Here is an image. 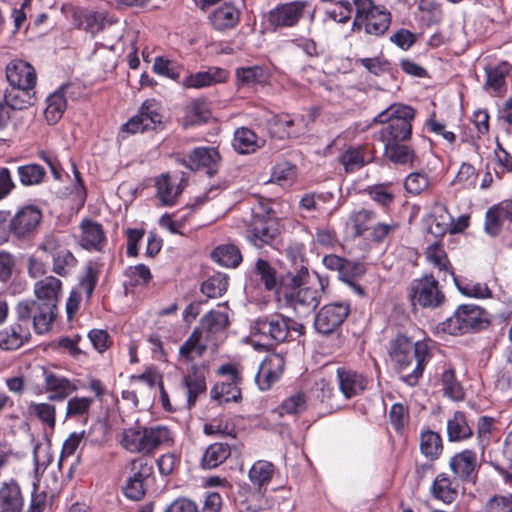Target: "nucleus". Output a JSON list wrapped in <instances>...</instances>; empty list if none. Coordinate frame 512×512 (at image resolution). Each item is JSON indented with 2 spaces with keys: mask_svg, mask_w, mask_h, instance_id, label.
Masks as SVG:
<instances>
[{
  "mask_svg": "<svg viewBox=\"0 0 512 512\" xmlns=\"http://www.w3.org/2000/svg\"><path fill=\"white\" fill-rule=\"evenodd\" d=\"M61 285V281L54 276H47L37 281L34 285L37 300H25L18 303L16 307L18 320L29 322L32 319L36 333H47L57 314Z\"/></svg>",
  "mask_w": 512,
  "mask_h": 512,
  "instance_id": "obj_1",
  "label": "nucleus"
},
{
  "mask_svg": "<svg viewBox=\"0 0 512 512\" xmlns=\"http://www.w3.org/2000/svg\"><path fill=\"white\" fill-rule=\"evenodd\" d=\"M389 355L401 379L409 386H415L418 383L431 357L427 342H413L404 335H398L391 342Z\"/></svg>",
  "mask_w": 512,
  "mask_h": 512,
  "instance_id": "obj_2",
  "label": "nucleus"
},
{
  "mask_svg": "<svg viewBox=\"0 0 512 512\" xmlns=\"http://www.w3.org/2000/svg\"><path fill=\"white\" fill-rule=\"evenodd\" d=\"M415 110L408 105L392 104L386 110L379 113L374 121L387 124L380 131V139L384 144L406 141L411 137L412 120Z\"/></svg>",
  "mask_w": 512,
  "mask_h": 512,
  "instance_id": "obj_3",
  "label": "nucleus"
},
{
  "mask_svg": "<svg viewBox=\"0 0 512 512\" xmlns=\"http://www.w3.org/2000/svg\"><path fill=\"white\" fill-rule=\"evenodd\" d=\"M172 441L170 431L164 426L143 427L136 425L124 429L120 444L131 453L149 455L162 445Z\"/></svg>",
  "mask_w": 512,
  "mask_h": 512,
  "instance_id": "obj_4",
  "label": "nucleus"
},
{
  "mask_svg": "<svg viewBox=\"0 0 512 512\" xmlns=\"http://www.w3.org/2000/svg\"><path fill=\"white\" fill-rule=\"evenodd\" d=\"M312 281L297 283L293 279V286L285 295L286 303L299 315H307L319 305L325 286L328 281L315 274Z\"/></svg>",
  "mask_w": 512,
  "mask_h": 512,
  "instance_id": "obj_5",
  "label": "nucleus"
},
{
  "mask_svg": "<svg viewBox=\"0 0 512 512\" xmlns=\"http://www.w3.org/2000/svg\"><path fill=\"white\" fill-rule=\"evenodd\" d=\"M356 9L353 30H364L366 34L381 36L389 28L390 13L372 0H354Z\"/></svg>",
  "mask_w": 512,
  "mask_h": 512,
  "instance_id": "obj_6",
  "label": "nucleus"
},
{
  "mask_svg": "<svg viewBox=\"0 0 512 512\" xmlns=\"http://www.w3.org/2000/svg\"><path fill=\"white\" fill-rule=\"evenodd\" d=\"M303 329L302 324L282 314L259 318L252 327L254 335L259 334L278 343L300 336Z\"/></svg>",
  "mask_w": 512,
  "mask_h": 512,
  "instance_id": "obj_7",
  "label": "nucleus"
},
{
  "mask_svg": "<svg viewBox=\"0 0 512 512\" xmlns=\"http://www.w3.org/2000/svg\"><path fill=\"white\" fill-rule=\"evenodd\" d=\"M162 124L163 114L160 103L154 99H149L143 102L139 113L122 126L120 136L124 139L125 134L156 130L162 127Z\"/></svg>",
  "mask_w": 512,
  "mask_h": 512,
  "instance_id": "obj_8",
  "label": "nucleus"
},
{
  "mask_svg": "<svg viewBox=\"0 0 512 512\" xmlns=\"http://www.w3.org/2000/svg\"><path fill=\"white\" fill-rule=\"evenodd\" d=\"M279 235V224L276 218L270 216V210L265 215L255 213L246 230L247 240L257 248L274 245Z\"/></svg>",
  "mask_w": 512,
  "mask_h": 512,
  "instance_id": "obj_9",
  "label": "nucleus"
},
{
  "mask_svg": "<svg viewBox=\"0 0 512 512\" xmlns=\"http://www.w3.org/2000/svg\"><path fill=\"white\" fill-rule=\"evenodd\" d=\"M483 310L474 305H461L453 316L443 323V330L450 334H464L478 330L485 323Z\"/></svg>",
  "mask_w": 512,
  "mask_h": 512,
  "instance_id": "obj_10",
  "label": "nucleus"
},
{
  "mask_svg": "<svg viewBox=\"0 0 512 512\" xmlns=\"http://www.w3.org/2000/svg\"><path fill=\"white\" fill-rule=\"evenodd\" d=\"M410 297L413 304L423 308H437L444 300L445 295L440 290L438 281L432 275H425L414 280L410 290Z\"/></svg>",
  "mask_w": 512,
  "mask_h": 512,
  "instance_id": "obj_11",
  "label": "nucleus"
},
{
  "mask_svg": "<svg viewBox=\"0 0 512 512\" xmlns=\"http://www.w3.org/2000/svg\"><path fill=\"white\" fill-rule=\"evenodd\" d=\"M349 313L348 302L337 301L326 304L316 314L314 327L321 334H331L344 323Z\"/></svg>",
  "mask_w": 512,
  "mask_h": 512,
  "instance_id": "obj_12",
  "label": "nucleus"
},
{
  "mask_svg": "<svg viewBox=\"0 0 512 512\" xmlns=\"http://www.w3.org/2000/svg\"><path fill=\"white\" fill-rule=\"evenodd\" d=\"M218 373L225 379L212 388V398L220 403L238 402L241 399V377L238 368L233 364H226L218 369Z\"/></svg>",
  "mask_w": 512,
  "mask_h": 512,
  "instance_id": "obj_13",
  "label": "nucleus"
},
{
  "mask_svg": "<svg viewBox=\"0 0 512 512\" xmlns=\"http://www.w3.org/2000/svg\"><path fill=\"white\" fill-rule=\"evenodd\" d=\"M153 474V467L145 459H135L130 463L129 474L123 488L131 500H140L146 492L147 481Z\"/></svg>",
  "mask_w": 512,
  "mask_h": 512,
  "instance_id": "obj_14",
  "label": "nucleus"
},
{
  "mask_svg": "<svg viewBox=\"0 0 512 512\" xmlns=\"http://www.w3.org/2000/svg\"><path fill=\"white\" fill-rule=\"evenodd\" d=\"M42 213L39 208L33 205L22 207L10 219V229L12 234L22 239L32 235L40 225Z\"/></svg>",
  "mask_w": 512,
  "mask_h": 512,
  "instance_id": "obj_15",
  "label": "nucleus"
},
{
  "mask_svg": "<svg viewBox=\"0 0 512 512\" xmlns=\"http://www.w3.org/2000/svg\"><path fill=\"white\" fill-rule=\"evenodd\" d=\"M206 373L204 364H191L183 373L182 385L186 389L189 408L193 407L198 398L206 392Z\"/></svg>",
  "mask_w": 512,
  "mask_h": 512,
  "instance_id": "obj_16",
  "label": "nucleus"
},
{
  "mask_svg": "<svg viewBox=\"0 0 512 512\" xmlns=\"http://www.w3.org/2000/svg\"><path fill=\"white\" fill-rule=\"evenodd\" d=\"M285 367V358L280 353H271L267 355L259 366L255 376V381L260 390H268L275 382H277Z\"/></svg>",
  "mask_w": 512,
  "mask_h": 512,
  "instance_id": "obj_17",
  "label": "nucleus"
},
{
  "mask_svg": "<svg viewBox=\"0 0 512 512\" xmlns=\"http://www.w3.org/2000/svg\"><path fill=\"white\" fill-rule=\"evenodd\" d=\"M306 6L304 1L279 4L269 12L268 21L274 28L295 26L302 18Z\"/></svg>",
  "mask_w": 512,
  "mask_h": 512,
  "instance_id": "obj_18",
  "label": "nucleus"
},
{
  "mask_svg": "<svg viewBox=\"0 0 512 512\" xmlns=\"http://www.w3.org/2000/svg\"><path fill=\"white\" fill-rule=\"evenodd\" d=\"M6 78L8 82L21 91L29 92L37 81L34 68L26 61L12 60L6 67Z\"/></svg>",
  "mask_w": 512,
  "mask_h": 512,
  "instance_id": "obj_19",
  "label": "nucleus"
},
{
  "mask_svg": "<svg viewBox=\"0 0 512 512\" xmlns=\"http://www.w3.org/2000/svg\"><path fill=\"white\" fill-rule=\"evenodd\" d=\"M79 245L90 252H101L107 244V238L100 223L83 219L79 225Z\"/></svg>",
  "mask_w": 512,
  "mask_h": 512,
  "instance_id": "obj_20",
  "label": "nucleus"
},
{
  "mask_svg": "<svg viewBox=\"0 0 512 512\" xmlns=\"http://www.w3.org/2000/svg\"><path fill=\"white\" fill-rule=\"evenodd\" d=\"M220 155L214 147H197L185 155L184 164L191 170L205 168L207 174L212 176L220 164Z\"/></svg>",
  "mask_w": 512,
  "mask_h": 512,
  "instance_id": "obj_21",
  "label": "nucleus"
},
{
  "mask_svg": "<svg viewBox=\"0 0 512 512\" xmlns=\"http://www.w3.org/2000/svg\"><path fill=\"white\" fill-rule=\"evenodd\" d=\"M336 377L339 390L346 399L360 395L367 387V378L352 369L339 367Z\"/></svg>",
  "mask_w": 512,
  "mask_h": 512,
  "instance_id": "obj_22",
  "label": "nucleus"
},
{
  "mask_svg": "<svg viewBox=\"0 0 512 512\" xmlns=\"http://www.w3.org/2000/svg\"><path fill=\"white\" fill-rule=\"evenodd\" d=\"M302 120H296L288 114H280L271 118L267 129L271 137L280 140L297 137L302 130Z\"/></svg>",
  "mask_w": 512,
  "mask_h": 512,
  "instance_id": "obj_23",
  "label": "nucleus"
},
{
  "mask_svg": "<svg viewBox=\"0 0 512 512\" xmlns=\"http://www.w3.org/2000/svg\"><path fill=\"white\" fill-rule=\"evenodd\" d=\"M183 177L170 175L168 173L160 175L156 180L157 196L164 206H171L176 203L177 198L183 191Z\"/></svg>",
  "mask_w": 512,
  "mask_h": 512,
  "instance_id": "obj_24",
  "label": "nucleus"
},
{
  "mask_svg": "<svg viewBox=\"0 0 512 512\" xmlns=\"http://www.w3.org/2000/svg\"><path fill=\"white\" fill-rule=\"evenodd\" d=\"M449 466L455 477L461 481L474 482L476 478L477 457L472 450H464L454 455Z\"/></svg>",
  "mask_w": 512,
  "mask_h": 512,
  "instance_id": "obj_25",
  "label": "nucleus"
},
{
  "mask_svg": "<svg viewBox=\"0 0 512 512\" xmlns=\"http://www.w3.org/2000/svg\"><path fill=\"white\" fill-rule=\"evenodd\" d=\"M206 351V344L202 341V331L194 329L186 341L180 346L178 362L180 365L190 367L194 361L201 358Z\"/></svg>",
  "mask_w": 512,
  "mask_h": 512,
  "instance_id": "obj_26",
  "label": "nucleus"
},
{
  "mask_svg": "<svg viewBox=\"0 0 512 512\" xmlns=\"http://www.w3.org/2000/svg\"><path fill=\"white\" fill-rule=\"evenodd\" d=\"M227 78L228 72L226 70L219 67H210L206 71L188 75L183 81V86L186 88L201 89L217 83H223Z\"/></svg>",
  "mask_w": 512,
  "mask_h": 512,
  "instance_id": "obj_27",
  "label": "nucleus"
},
{
  "mask_svg": "<svg viewBox=\"0 0 512 512\" xmlns=\"http://www.w3.org/2000/svg\"><path fill=\"white\" fill-rule=\"evenodd\" d=\"M45 388L49 393V399L62 401L77 390V386L69 379L52 372H44Z\"/></svg>",
  "mask_w": 512,
  "mask_h": 512,
  "instance_id": "obj_28",
  "label": "nucleus"
},
{
  "mask_svg": "<svg viewBox=\"0 0 512 512\" xmlns=\"http://www.w3.org/2000/svg\"><path fill=\"white\" fill-rule=\"evenodd\" d=\"M71 88L72 86L70 84L62 85L55 92H53L47 97V106L44 111V114L46 120L50 124H54L61 119L67 107L66 95L68 94Z\"/></svg>",
  "mask_w": 512,
  "mask_h": 512,
  "instance_id": "obj_29",
  "label": "nucleus"
},
{
  "mask_svg": "<svg viewBox=\"0 0 512 512\" xmlns=\"http://www.w3.org/2000/svg\"><path fill=\"white\" fill-rule=\"evenodd\" d=\"M211 24L217 30L235 27L240 20V11L232 4L225 3L218 7L209 17Z\"/></svg>",
  "mask_w": 512,
  "mask_h": 512,
  "instance_id": "obj_30",
  "label": "nucleus"
},
{
  "mask_svg": "<svg viewBox=\"0 0 512 512\" xmlns=\"http://www.w3.org/2000/svg\"><path fill=\"white\" fill-rule=\"evenodd\" d=\"M430 230L436 236L450 232L453 227V218L442 203L436 202L430 214Z\"/></svg>",
  "mask_w": 512,
  "mask_h": 512,
  "instance_id": "obj_31",
  "label": "nucleus"
},
{
  "mask_svg": "<svg viewBox=\"0 0 512 512\" xmlns=\"http://www.w3.org/2000/svg\"><path fill=\"white\" fill-rule=\"evenodd\" d=\"M29 339V332L21 324L0 331V348L6 351L20 348Z\"/></svg>",
  "mask_w": 512,
  "mask_h": 512,
  "instance_id": "obj_32",
  "label": "nucleus"
},
{
  "mask_svg": "<svg viewBox=\"0 0 512 512\" xmlns=\"http://www.w3.org/2000/svg\"><path fill=\"white\" fill-rule=\"evenodd\" d=\"M431 493L445 503H452L458 495V485L447 474L440 473L433 482Z\"/></svg>",
  "mask_w": 512,
  "mask_h": 512,
  "instance_id": "obj_33",
  "label": "nucleus"
},
{
  "mask_svg": "<svg viewBox=\"0 0 512 512\" xmlns=\"http://www.w3.org/2000/svg\"><path fill=\"white\" fill-rule=\"evenodd\" d=\"M231 455V447L227 443L216 442L209 445L201 458V466L213 469L221 465Z\"/></svg>",
  "mask_w": 512,
  "mask_h": 512,
  "instance_id": "obj_34",
  "label": "nucleus"
},
{
  "mask_svg": "<svg viewBox=\"0 0 512 512\" xmlns=\"http://www.w3.org/2000/svg\"><path fill=\"white\" fill-rule=\"evenodd\" d=\"M508 62H501L495 66L485 68L486 82L484 88L489 92H501L505 85L506 76L511 70Z\"/></svg>",
  "mask_w": 512,
  "mask_h": 512,
  "instance_id": "obj_35",
  "label": "nucleus"
},
{
  "mask_svg": "<svg viewBox=\"0 0 512 512\" xmlns=\"http://www.w3.org/2000/svg\"><path fill=\"white\" fill-rule=\"evenodd\" d=\"M73 18L77 28L83 29L91 34H96L104 27L105 17L99 12L79 10L74 12Z\"/></svg>",
  "mask_w": 512,
  "mask_h": 512,
  "instance_id": "obj_36",
  "label": "nucleus"
},
{
  "mask_svg": "<svg viewBox=\"0 0 512 512\" xmlns=\"http://www.w3.org/2000/svg\"><path fill=\"white\" fill-rule=\"evenodd\" d=\"M22 507L23 498L18 484L14 481L3 484L0 488V509L21 512Z\"/></svg>",
  "mask_w": 512,
  "mask_h": 512,
  "instance_id": "obj_37",
  "label": "nucleus"
},
{
  "mask_svg": "<svg viewBox=\"0 0 512 512\" xmlns=\"http://www.w3.org/2000/svg\"><path fill=\"white\" fill-rule=\"evenodd\" d=\"M262 144L254 131L248 128L237 129L234 133L233 147L240 154H249L256 151Z\"/></svg>",
  "mask_w": 512,
  "mask_h": 512,
  "instance_id": "obj_38",
  "label": "nucleus"
},
{
  "mask_svg": "<svg viewBox=\"0 0 512 512\" xmlns=\"http://www.w3.org/2000/svg\"><path fill=\"white\" fill-rule=\"evenodd\" d=\"M384 155L396 165L412 166L416 160L414 151L400 142L384 144Z\"/></svg>",
  "mask_w": 512,
  "mask_h": 512,
  "instance_id": "obj_39",
  "label": "nucleus"
},
{
  "mask_svg": "<svg viewBox=\"0 0 512 512\" xmlns=\"http://www.w3.org/2000/svg\"><path fill=\"white\" fill-rule=\"evenodd\" d=\"M448 440L451 442L462 441L472 436V429L462 412H455L447 422Z\"/></svg>",
  "mask_w": 512,
  "mask_h": 512,
  "instance_id": "obj_40",
  "label": "nucleus"
},
{
  "mask_svg": "<svg viewBox=\"0 0 512 512\" xmlns=\"http://www.w3.org/2000/svg\"><path fill=\"white\" fill-rule=\"evenodd\" d=\"M211 257L221 266L228 268H235L242 261L240 250L232 244H224L216 247L213 250Z\"/></svg>",
  "mask_w": 512,
  "mask_h": 512,
  "instance_id": "obj_41",
  "label": "nucleus"
},
{
  "mask_svg": "<svg viewBox=\"0 0 512 512\" xmlns=\"http://www.w3.org/2000/svg\"><path fill=\"white\" fill-rule=\"evenodd\" d=\"M237 81L242 86L264 84L269 79V73L261 66L241 67L236 70Z\"/></svg>",
  "mask_w": 512,
  "mask_h": 512,
  "instance_id": "obj_42",
  "label": "nucleus"
},
{
  "mask_svg": "<svg viewBox=\"0 0 512 512\" xmlns=\"http://www.w3.org/2000/svg\"><path fill=\"white\" fill-rule=\"evenodd\" d=\"M274 474V465L265 460L256 461L249 470L248 476L250 481L258 489L266 486Z\"/></svg>",
  "mask_w": 512,
  "mask_h": 512,
  "instance_id": "obj_43",
  "label": "nucleus"
},
{
  "mask_svg": "<svg viewBox=\"0 0 512 512\" xmlns=\"http://www.w3.org/2000/svg\"><path fill=\"white\" fill-rule=\"evenodd\" d=\"M453 280L458 290L467 297L485 299L492 296V291L486 283L468 279H457L455 276Z\"/></svg>",
  "mask_w": 512,
  "mask_h": 512,
  "instance_id": "obj_44",
  "label": "nucleus"
},
{
  "mask_svg": "<svg viewBox=\"0 0 512 512\" xmlns=\"http://www.w3.org/2000/svg\"><path fill=\"white\" fill-rule=\"evenodd\" d=\"M365 148L363 146L348 147L340 156L339 161L346 173H352L361 169L365 164Z\"/></svg>",
  "mask_w": 512,
  "mask_h": 512,
  "instance_id": "obj_45",
  "label": "nucleus"
},
{
  "mask_svg": "<svg viewBox=\"0 0 512 512\" xmlns=\"http://www.w3.org/2000/svg\"><path fill=\"white\" fill-rule=\"evenodd\" d=\"M421 453L431 460L437 459L443 450L441 436L434 431H425L420 436Z\"/></svg>",
  "mask_w": 512,
  "mask_h": 512,
  "instance_id": "obj_46",
  "label": "nucleus"
},
{
  "mask_svg": "<svg viewBox=\"0 0 512 512\" xmlns=\"http://www.w3.org/2000/svg\"><path fill=\"white\" fill-rule=\"evenodd\" d=\"M228 285V276L223 273H216L202 283L201 292L208 298H218L226 293Z\"/></svg>",
  "mask_w": 512,
  "mask_h": 512,
  "instance_id": "obj_47",
  "label": "nucleus"
},
{
  "mask_svg": "<svg viewBox=\"0 0 512 512\" xmlns=\"http://www.w3.org/2000/svg\"><path fill=\"white\" fill-rule=\"evenodd\" d=\"M426 259L435 268L443 273V276L451 275L454 278V273L451 270V265L448 261L447 255L443 247L437 244L428 246L426 250Z\"/></svg>",
  "mask_w": 512,
  "mask_h": 512,
  "instance_id": "obj_48",
  "label": "nucleus"
},
{
  "mask_svg": "<svg viewBox=\"0 0 512 512\" xmlns=\"http://www.w3.org/2000/svg\"><path fill=\"white\" fill-rule=\"evenodd\" d=\"M442 390L446 397L454 401H460L464 398V391L456 379L455 371L452 368H446L441 375Z\"/></svg>",
  "mask_w": 512,
  "mask_h": 512,
  "instance_id": "obj_49",
  "label": "nucleus"
},
{
  "mask_svg": "<svg viewBox=\"0 0 512 512\" xmlns=\"http://www.w3.org/2000/svg\"><path fill=\"white\" fill-rule=\"evenodd\" d=\"M28 412L42 424L50 429H54L56 425V408L53 404L31 402L28 406Z\"/></svg>",
  "mask_w": 512,
  "mask_h": 512,
  "instance_id": "obj_50",
  "label": "nucleus"
},
{
  "mask_svg": "<svg viewBox=\"0 0 512 512\" xmlns=\"http://www.w3.org/2000/svg\"><path fill=\"white\" fill-rule=\"evenodd\" d=\"M77 263L74 254L67 248L52 258V270L57 275L67 276L75 269Z\"/></svg>",
  "mask_w": 512,
  "mask_h": 512,
  "instance_id": "obj_51",
  "label": "nucleus"
},
{
  "mask_svg": "<svg viewBox=\"0 0 512 512\" xmlns=\"http://www.w3.org/2000/svg\"><path fill=\"white\" fill-rule=\"evenodd\" d=\"M229 323L228 314L224 311H210L207 313L202 321L201 325L210 334H214L223 331Z\"/></svg>",
  "mask_w": 512,
  "mask_h": 512,
  "instance_id": "obj_52",
  "label": "nucleus"
},
{
  "mask_svg": "<svg viewBox=\"0 0 512 512\" xmlns=\"http://www.w3.org/2000/svg\"><path fill=\"white\" fill-rule=\"evenodd\" d=\"M38 249L54 258V256L60 254V251L66 250L67 245L59 233L50 232L44 235L38 245Z\"/></svg>",
  "mask_w": 512,
  "mask_h": 512,
  "instance_id": "obj_53",
  "label": "nucleus"
},
{
  "mask_svg": "<svg viewBox=\"0 0 512 512\" xmlns=\"http://www.w3.org/2000/svg\"><path fill=\"white\" fill-rule=\"evenodd\" d=\"M20 181L25 186L37 185L43 181L45 170L37 164L18 167Z\"/></svg>",
  "mask_w": 512,
  "mask_h": 512,
  "instance_id": "obj_54",
  "label": "nucleus"
},
{
  "mask_svg": "<svg viewBox=\"0 0 512 512\" xmlns=\"http://www.w3.org/2000/svg\"><path fill=\"white\" fill-rule=\"evenodd\" d=\"M432 181L430 177L424 172H413L409 174L405 179V189L408 193L418 195L426 191Z\"/></svg>",
  "mask_w": 512,
  "mask_h": 512,
  "instance_id": "obj_55",
  "label": "nucleus"
},
{
  "mask_svg": "<svg viewBox=\"0 0 512 512\" xmlns=\"http://www.w3.org/2000/svg\"><path fill=\"white\" fill-rule=\"evenodd\" d=\"M306 409V396L297 392L287 397L279 406L280 415H293L303 412Z\"/></svg>",
  "mask_w": 512,
  "mask_h": 512,
  "instance_id": "obj_56",
  "label": "nucleus"
},
{
  "mask_svg": "<svg viewBox=\"0 0 512 512\" xmlns=\"http://www.w3.org/2000/svg\"><path fill=\"white\" fill-rule=\"evenodd\" d=\"M93 403L89 397H73L67 402L66 417H80L86 415Z\"/></svg>",
  "mask_w": 512,
  "mask_h": 512,
  "instance_id": "obj_57",
  "label": "nucleus"
},
{
  "mask_svg": "<svg viewBox=\"0 0 512 512\" xmlns=\"http://www.w3.org/2000/svg\"><path fill=\"white\" fill-rule=\"evenodd\" d=\"M153 71L161 76L177 80L180 77L179 66L163 57H156L153 64Z\"/></svg>",
  "mask_w": 512,
  "mask_h": 512,
  "instance_id": "obj_58",
  "label": "nucleus"
},
{
  "mask_svg": "<svg viewBox=\"0 0 512 512\" xmlns=\"http://www.w3.org/2000/svg\"><path fill=\"white\" fill-rule=\"evenodd\" d=\"M375 219V213L373 211L362 209L353 213L350 217L355 235L361 236L368 230V223Z\"/></svg>",
  "mask_w": 512,
  "mask_h": 512,
  "instance_id": "obj_59",
  "label": "nucleus"
},
{
  "mask_svg": "<svg viewBox=\"0 0 512 512\" xmlns=\"http://www.w3.org/2000/svg\"><path fill=\"white\" fill-rule=\"evenodd\" d=\"M256 273L260 276L267 290H272L276 285L274 269L266 260L258 259L255 264Z\"/></svg>",
  "mask_w": 512,
  "mask_h": 512,
  "instance_id": "obj_60",
  "label": "nucleus"
},
{
  "mask_svg": "<svg viewBox=\"0 0 512 512\" xmlns=\"http://www.w3.org/2000/svg\"><path fill=\"white\" fill-rule=\"evenodd\" d=\"M365 274V267L361 263L351 262L345 259L344 265L342 266L339 274V279L343 282H349L357 280Z\"/></svg>",
  "mask_w": 512,
  "mask_h": 512,
  "instance_id": "obj_61",
  "label": "nucleus"
},
{
  "mask_svg": "<svg viewBox=\"0 0 512 512\" xmlns=\"http://www.w3.org/2000/svg\"><path fill=\"white\" fill-rule=\"evenodd\" d=\"M505 219L500 215L497 206L488 209L486 212L485 230L490 235H497L504 225Z\"/></svg>",
  "mask_w": 512,
  "mask_h": 512,
  "instance_id": "obj_62",
  "label": "nucleus"
},
{
  "mask_svg": "<svg viewBox=\"0 0 512 512\" xmlns=\"http://www.w3.org/2000/svg\"><path fill=\"white\" fill-rule=\"evenodd\" d=\"M88 338L93 345L94 349L99 353L107 350L112 341L106 330L103 329H93L88 333Z\"/></svg>",
  "mask_w": 512,
  "mask_h": 512,
  "instance_id": "obj_63",
  "label": "nucleus"
},
{
  "mask_svg": "<svg viewBox=\"0 0 512 512\" xmlns=\"http://www.w3.org/2000/svg\"><path fill=\"white\" fill-rule=\"evenodd\" d=\"M485 512H512V494L490 498L485 505Z\"/></svg>",
  "mask_w": 512,
  "mask_h": 512,
  "instance_id": "obj_64",
  "label": "nucleus"
}]
</instances>
